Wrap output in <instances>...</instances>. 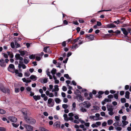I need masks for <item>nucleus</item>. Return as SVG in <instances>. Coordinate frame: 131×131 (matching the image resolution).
I'll use <instances>...</instances> for the list:
<instances>
[{
	"label": "nucleus",
	"mask_w": 131,
	"mask_h": 131,
	"mask_svg": "<svg viewBox=\"0 0 131 131\" xmlns=\"http://www.w3.org/2000/svg\"><path fill=\"white\" fill-rule=\"evenodd\" d=\"M24 120L27 123L32 125L35 124L36 122L35 119L28 116L24 117Z\"/></svg>",
	"instance_id": "obj_1"
},
{
	"label": "nucleus",
	"mask_w": 131,
	"mask_h": 131,
	"mask_svg": "<svg viewBox=\"0 0 131 131\" xmlns=\"http://www.w3.org/2000/svg\"><path fill=\"white\" fill-rule=\"evenodd\" d=\"M16 60H19V63L21 65L23 69H25L26 68V66L23 64V58L22 57H20L19 54H17L15 56Z\"/></svg>",
	"instance_id": "obj_2"
},
{
	"label": "nucleus",
	"mask_w": 131,
	"mask_h": 131,
	"mask_svg": "<svg viewBox=\"0 0 131 131\" xmlns=\"http://www.w3.org/2000/svg\"><path fill=\"white\" fill-rule=\"evenodd\" d=\"M98 95H96V97L99 98H101L102 97V95L104 93V92L101 91H100L98 92ZM105 95H107L109 94V92L108 91H106L104 92Z\"/></svg>",
	"instance_id": "obj_3"
},
{
	"label": "nucleus",
	"mask_w": 131,
	"mask_h": 131,
	"mask_svg": "<svg viewBox=\"0 0 131 131\" xmlns=\"http://www.w3.org/2000/svg\"><path fill=\"white\" fill-rule=\"evenodd\" d=\"M54 103V101L52 99H48V105L50 107H53Z\"/></svg>",
	"instance_id": "obj_4"
},
{
	"label": "nucleus",
	"mask_w": 131,
	"mask_h": 131,
	"mask_svg": "<svg viewBox=\"0 0 131 131\" xmlns=\"http://www.w3.org/2000/svg\"><path fill=\"white\" fill-rule=\"evenodd\" d=\"M6 65L4 60L3 59H0V66L2 67H5Z\"/></svg>",
	"instance_id": "obj_5"
},
{
	"label": "nucleus",
	"mask_w": 131,
	"mask_h": 131,
	"mask_svg": "<svg viewBox=\"0 0 131 131\" xmlns=\"http://www.w3.org/2000/svg\"><path fill=\"white\" fill-rule=\"evenodd\" d=\"M24 126L25 127L26 129L30 131L33 130V127L30 125L25 124L24 125Z\"/></svg>",
	"instance_id": "obj_6"
},
{
	"label": "nucleus",
	"mask_w": 131,
	"mask_h": 131,
	"mask_svg": "<svg viewBox=\"0 0 131 131\" xmlns=\"http://www.w3.org/2000/svg\"><path fill=\"white\" fill-rule=\"evenodd\" d=\"M121 30L123 32V34L125 35V37H128L127 35L128 34V32L124 28H122L121 29Z\"/></svg>",
	"instance_id": "obj_7"
},
{
	"label": "nucleus",
	"mask_w": 131,
	"mask_h": 131,
	"mask_svg": "<svg viewBox=\"0 0 131 131\" xmlns=\"http://www.w3.org/2000/svg\"><path fill=\"white\" fill-rule=\"evenodd\" d=\"M27 110L26 108H23L21 109V111L23 113V114L24 115V117L26 116H27Z\"/></svg>",
	"instance_id": "obj_8"
},
{
	"label": "nucleus",
	"mask_w": 131,
	"mask_h": 131,
	"mask_svg": "<svg viewBox=\"0 0 131 131\" xmlns=\"http://www.w3.org/2000/svg\"><path fill=\"white\" fill-rule=\"evenodd\" d=\"M0 89L4 93H9L10 92L9 89L8 88H1Z\"/></svg>",
	"instance_id": "obj_9"
},
{
	"label": "nucleus",
	"mask_w": 131,
	"mask_h": 131,
	"mask_svg": "<svg viewBox=\"0 0 131 131\" xmlns=\"http://www.w3.org/2000/svg\"><path fill=\"white\" fill-rule=\"evenodd\" d=\"M86 37L91 40H93L94 39V36L93 35H86Z\"/></svg>",
	"instance_id": "obj_10"
},
{
	"label": "nucleus",
	"mask_w": 131,
	"mask_h": 131,
	"mask_svg": "<svg viewBox=\"0 0 131 131\" xmlns=\"http://www.w3.org/2000/svg\"><path fill=\"white\" fill-rule=\"evenodd\" d=\"M86 108L84 105L82 104L80 110L82 112H87V110L86 109Z\"/></svg>",
	"instance_id": "obj_11"
},
{
	"label": "nucleus",
	"mask_w": 131,
	"mask_h": 131,
	"mask_svg": "<svg viewBox=\"0 0 131 131\" xmlns=\"http://www.w3.org/2000/svg\"><path fill=\"white\" fill-rule=\"evenodd\" d=\"M10 121L12 122H15L17 121V118L14 116H10L9 118Z\"/></svg>",
	"instance_id": "obj_12"
},
{
	"label": "nucleus",
	"mask_w": 131,
	"mask_h": 131,
	"mask_svg": "<svg viewBox=\"0 0 131 131\" xmlns=\"http://www.w3.org/2000/svg\"><path fill=\"white\" fill-rule=\"evenodd\" d=\"M39 82L41 83H47L48 81L47 79L46 78H40L39 79Z\"/></svg>",
	"instance_id": "obj_13"
},
{
	"label": "nucleus",
	"mask_w": 131,
	"mask_h": 131,
	"mask_svg": "<svg viewBox=\"0 0 131 131\" xmlns=\"http://www.w3.org/2000/svg\"><path fill=\"white\" fill-rule=\"evenodd\" d=\"M111 101V99H104V100L102 102V104L103 105L105 104V102H109Z\"/></svg>",
	"instance_id": "obj_14"
},
{
	"label": "nucleus",
	"mask_w": 131,
	"mask_h": 131,
	"mask_svg": "<svg viewBox=\"0 0 131 131\" xmlns=\"http://www.w3.org/2000/svg\"><path fill=\"white\" fill-rule=\"evenodd\" d=\"M53 125L57 128H60V122L59 121H57L54 123Z\"/></svg>",
	"instance_id": "obj_15"
},
{
	"label": "nucleus",
	"mask_w": 131,
	"mask_h": 131,
	"mask_svg": "<svg viewBox=\"0 0 131 131\" xmlns=\"http://www.w3.org/2000/svg\"><path fill=\"white\" fill-rule=\"evenodd\" d=\"M93 109H92L91 111H92L94 112H97L99 109V107L96 106H93Z\"/></svg>",
	"instance_id": "obj_16"
},
{
	"label": "nucleus",
	"mask_w": 131,
	"mask_h": 131,
	"mask_svg": "<svg viewBox=\"0 0 131 131\" xmlns=\"http://www.w3.org/2000/svg\"><path fill=\"white\" fill-rule=\"evenodd\" d=\"M46 94L47 95L49 96L50 97H53V94L52 93H50L48 91H46Z\"/></svg>",
	"instance_id": "obj_17"
},
{
	"label": "nucleus",
	"mask_w": 131,
	"mask_h": 131,
	"mask_svg": "<svg viewBox=\"0 0 131 131\" xmlns=\"http://www.w3.org/2000/svg\"><path fill=\"white\" fill-rule=\"evenodd\" d=\"M30 78L33 81H35L37 80V77L35 75H32L30 76Z\"/></svg>",
	"instance_id": "obj_18"
},
{
	"label": "nucleus",
	"mask_w": 131,
	"mask_h": 131,
	"mask_svg": "<svg viewBox=\"0 0 131 131\" xmlns=\"http://www.w3.org/2000/svg\"><path fill=\"white\" fill-rule=\"evenodd\" d=\"M74 93L77 95H79V96L80 98H81V96L80 95L81 93L80 92V91L78 90L77 89L75 91Z\"/></svg>",
	"instance_id": "obj_19"
},
{
	"label": "nucleus",
	"mask_w": 131,
	"mask_h": 131,
	"mask_svg": "<svg viewBox=\"0 0 131 131\" xmlns=\"http://www.w3.org/2000/svg\"><path fill=\"white\" fill-rule=\"evenodd\" d=\"M85 106L86 108H89L91 105L90 103L88 102H85L83 104Z\"/></svg>",
	"instance_id": "obj_20"
},
{
	"label": "nucleus",
	"mask_w": 131,
	"mask_h": 131,
	"mask_svg": "<svg viewBox=\"0 0 131 131\" xmlns=\"http://www.w3.org/2000/svg\"><path fill=\"white\" fill-rule=\"evenodd\" d=\"M107 26L109 28H114L116 27V25L113 23L109 24Z\"/></svg>",
	"instance_id": "obj_21"
},
{
	"label": "nucleus",
	"mask_w": 131,
	"mask_h": 131,
	"mask_svg": "<svg viewBox=\"0 0 131 131\" xmlns=\"http://www.w3.org/2000/svg\"><path fill=\"white\" fill-rule=\"evenodd\" d=\"M122 123H119V122H117L113 124V125L115 127H117L118 126H120L121 125Z\"/></svg>",
	"instance_id": "obj_22"
},
{
	"label": "nucleus",
	"mask_w": 131,
	"mask_h": 131,
	"mask_svg": "<svg viewBox=\"0 0 131 131\" xmlns=\"http://www.w3.org/2000/svg\"><path fill=\"white\" fill-rule=\"evenodd\" d=\"M29 60L28 59L27 57H25L24 60V63L26 64H27L29 62Z\"/></svg>",
	"instance_id": "obj_23"
},
{
	"label": "nucleus",
	"mask_w": 131,
	"mask_h": 131,
	"mask_svg": "<svg viewBox=\"0 0 131 131\" xmlns=\"http://www.w3.org/2000/svg\"><path fill=\"white\" fill-rule=\"evenodd\" d=\"M19 52L20 53L21 55L23 56L26 54L27 52L25 51L19 50Z\"/></svg>",
	"instance_id": "obj_24"
},
{
	"label": "nucleus",
	"mask_w": 131,
	"mask_h": 131,
	"mask_svg": "<svg viewBox=\"0 0 131 131\" xmlns=\"http://www.w3.org/2000/svg\"><path fill=\"white\" fill-rule=\"evenodd\" d=\"M130 93L128 91H126L125 93V97L126 98H129Z\"/></svg>",
	"instance_id": "obj_25"
},
{
	"label": "nucleus",
	"mask_w": 131,
	"mask_h": 131,
	"mask_svg": "<svg viewBox=\"0 0 131 131\" xmlns=\"http://www.w3.org/2000/svg\"><path fill=\"white\" fill-rule=\"evenodd\" d=\"M14 68L15 67L14 65L12 64H10L9 65L7 69L8 70H9V69H14Z\"/></svg>",
	"instance_id": "obj_26"
},
{
	"label": "nucleus",
	"mask_w": 131,
	"mask_h": 131,
	"mask_svg": "<svg viewBox=\"0 0 131 131\" xmlns=\"http://www.w3.org/2000/svg\"><path fill=\"white\" fill-rule=\"evenodd\" d=\"M122 122L123 123V125H122V127L125 126L128 123V122L124 121H122Z\"/></svg>",
	"instance_id": "obj_27"
},
{
	"label": "nucleus",
	"mask_w": 131,
	"mask_h": 131,
	"mask_svg": "<svg viewBox=\"0 0 131 131\" xmlns=\"http://www.w3.org/2000/svg\"><path fill=\"white\" fill-rule=\"evenodd\" d=\"M7 53L8 55L9 56V57L10 58H12L13 57L14 55L12 52H8Z\"/></svg>",
	"instance_id": "obj_28"
},
{
	"label": "nucleus",
	"mask_w": 131,
	"mask_h": 131,
	"mask_svg": "<svg viewBox=\"0 0 131 131\" xmlns=\"http://www.w3.org/2000/svg\"><path fill=\"white\" fill-rule=\"evenodd\" d=\"M67 114H64L63 115L64 120L67 121H68V119L67 117Z\"/></svg>",
	"instance_id": "obj_29"
},
{
	"label": "nucleus",
	"mask_w": 131,
	"mask_h": 131,
	"mask_svg": "<svg viewBox=\"0 0 131 131\" xmlns=\"http://www.w3.org/2000/svg\"><path fill=\"white\" fill-rule=\"evenodd\" d=\"M56 71V69L53 68L51 71V73L52 74V75H54L55 74Z\"/></svg>",
	"instance_id": "obj_30"
},
{
	"label": "nucleus",
	"mask_w": 131,
	"mask_h": 131,
	"mask_svg": "<svg viewBox=\"0 0 131 131\" xmlns=\"http://www.w3.org/2000/svg\"><path fill=\"white\" fill-rule=\"evenodd\" d=\"M64 77L66 78L67 79L69 80L71 79V78L69 77V76L68 74H64Z\"/></svg>",
	"instance_id": "obj_31"
},
{
	"label": "nucleus",
	"mask_w": 131,
	"mask_h": 131,
	"mask_svg": "<svg viewBox=\"0 0 131 131\" xmlns=\"http://www.w3.org/2000/svg\"><path fill=\"white\" fill-rule=\"evenodd\" d=\"M30 75V73L27 71V72H25L24 75L26 77H28Z\"/></svg>",
	"instance_id": "obj_32"
},
{
	"label": "nucleus",
	"mask_w": 131,
	"mask_h": 131,
	"mask_svg": "<svg viewBox=\"0 0 131 131\" xmlns=\"http://www.w3.org/2000/svg\"><path fill=\"white\" fill-rule=\"evenodd\" d=\"M95 116H91L89 117V118L91 119H93L94 120L97 121L98 120V119H95Z\"/></svg>",
	"instance_id": "obj_33"
},
{
	"label": "nucleus",
	"mask_w": 131,
	"mask_h": 131,
	"mask_svg": "<svg viewBox=\"0 0 131 131\" xmlns=\"http://www.w3.org/2000/svg\"><path fill=\"white\" fill-rule=\"evenodd\" d=\"M107 110L108 111H113V109L112 106H109L107 107Z\"/></svg>",
	"instance_id": "obj_34"
},
{
	"label": "nucleus",
	"mask_w": 131,
	"mask_h": 131,
	"mask_svg": "<svg viewBox=\"0 0 131 131\" xmlns=\"http://www.w3.org/2000/svg\"><path fill=\"white\" fill-rule=\"evenodd\" d=\"M29 57L30 59H34L35 58V56L34 54H32L29 56Z\"/></svg>",
	"instance_id": "obj_35"
},
{
	"label": "nucleus",
	"mask_w": 131,
	"mask_h": 131,
	"mask_svg": "<svg viewBox=\"0 0 131 131\" xmlns=\"http://www.w3.org/2000/svg\"><path fill=\"white\" fill-rule=\"evenodd\" d=\"M6 113V111L0 108V113L2 114H4Z\"/></svg>",
	"instance_id": "obj_36"
},
{
	"label": "nucleus",
	"mask_w": 131,
	"mask_h": 131,
	"mask_svg": "<svg viewBox=\"0 0 131 131\" xmlns=\"http://www.w3.org/2000/svg\"><path fill=\"white\" fill-rule=\"evenodd\" d=\"M119 92V91H117L116 93L113 95L114 96V97L115 98H118V94Z\"/></svg>",
	"instance_id": "obj_37"
},
{
	"label": "nucleus",
	"mask_w": 131,
	"mask_h": 131,
	"mask_svg": "<svg viewBox=\"0 0 131 131\" xmlns=\"http://www.w3.org/2000/svg\"><path fill=\"white\" fill-rule=\"evenodd\" d=\"M107 122L108 125H111L113 123V120H108Z\"/></svg>",
	"instance_id": "obj_38"
},
{
	"label": "nucleus",
	"mask_w": 131,
	"mask_h": 131,
	"mask_svg": "<svg viewBox=\"0 0 131 131\" xmlns=\"http://www.w3.org/2000/svg\"><path fill=\"white\" fill-rule=\"evenodd\" d=\"M54 100L57 103H59L61 102L60 99H55Z\"/></svg>",
	"instance_id": "obj_39"
},
{
	"label": "nucleus",
	"mask_w": 131,
	"mask_h": 131,
	"mask_svg": "<svg viewBox=\"0 0 131 131\" xmlns=\"http://www.w3.org/2000/svg\"><path fill=\"white\" fill-rule=\"evenodd\" d=\"M115 128L117 131H121L122 129V128L120 127H115Z\"/></svg>",
	"instance_id": "obj_40"
},
{
	"label": "nucleus",
	"mask_w": 131,
	"mask_h": 131,
	"mask_svg": "<svg viewBox=\"0 0 131 131\" xmlns=\"http://www.w3.org/2000/svg\"><path fill=\"white\" fill-rule=\"evenodd\" d=\"M62 107L63 108L66 109L67 108L68 106L67 104H63L62 105Z\"/></svg>",
	"instance_id": "obj_41"
},
{
	"label": "nucleus",
	"mask_w": 131,
	"mask_h": 131,
	"mask_svg": "<svg viewBox=\"0 0 131 131\" xmlns=\"http://www.w3.org/2000/svg\"><path fill=\"white\" fill-rule=\"evenodd\" d=\"M54 89L56 91H58L59 90V89L58 88V86L57 85H55L54 86Z\"/></svg>",
	"instance_id": "obj_42"
},
{
	"label": "nucleus",
	"mask_w": 131,
	"mask_h": 131,
	"mask_svg": "<svg viewBox=\"0 0 131 131\" xmlns=\"http://www.w3.org/2000/svg\"><path fill=\"white\" fill-rule=\"evenodd\" d=\"M78 45L77 44H75L74 45H72V49L73 48H78Z\"/></svg>",
	"instance_id": "obj_43"
},
{
	"label": "nucleus",
	"mask_w": 131,
	"mask_h": 131,
	"mask_svg": "<svg viewBox=\"0 0 131 131\" xmlns=\"http://www.w3.org/2000/svg\"><path fill=\"white\" fill-rule=\"evenodd\" d=\"M15 45L16 47V48H18L20 46V45L16 42H15Z\"/></svg>",
	"instance_id": "obj_44"
},
{
	"label": "nucleus",
	"mask_w": 131,
	"mask_h": 131,
	"mask_svg": "<svg viewBox=\"0 0 131 131\" xmlns=\"http://www.w3.org/2000/svg\"><path fill=\"white\" fill-rule=\"evenodd\" d=\"M108 114L110 116H112L114 114V113L113 112V111H109L108 112Z\"/></svg>",
	"instance_id": "obj_45"
},
{
	"label": "nucleus",
	"mask_w": 131,
	"mask_h": 131,
	"mask_svg": "<svg viewBox=\"0 0 131 131\" xmlns=\"http://www.w3.org/2000/svg\"><path fill=\"white\" fill-rule=\"evenodd\" d=\"M6 129L3 127H0V131H5Z\"/></svg>",
	"instance_id": "obj_46"
},
{
	"label": "nucleus",
	"mask_w": 131,
	"mask_h": 131,
	"mask_svg": "<svg viewBox=\"0 0 131 131\" xmlns=\"http://www.w3.org/2000/svg\"><path fill=\"white\" fill-rule=\"evenodd\" d=\"M84 124L85 126L89 127V126L90 123L89 122L85 123Z\"/></svg>",
	"instance_id": "obj_47"
},
{
	"label": "nucleus",
	"mask_w": 131,
	"mask_h": 131,
	"mask_svg": "<svg viewBox=\"0 0 131 131\" xmlns=\"http://www.w3.org/2000/svg\"><path fill=\"white\" fill-rule=\"evenodd\" d=\"M11 46L12 48H13L15 47L14 44V42H12L10 43Z\"/></svg>",
	"instance_id": "obj_48"
},
{
	"label": "nucleus",
	"mask_w": 131,
	"mask_h": 131,
	"mask_svg": "<svg viewBox=\"0 0 131 131\" xmlns=\"http://www.w3.org/2000/svg\"><path fill=\"white\" fill-rule=\"evenodd\" d=\"M107 123L105 122H104L102 124V127L105 126H106Z\"/></svg>",
	"instance_id": "obj_49"
},
{
	"label": "nucleus",
	"mask_w": 131,
	"mask_h": 131,
	"mask_svg": "<svg viewBox=\"0 0 131 131\" xmlns=\"http://www.w3.org/2000/svg\"><path fill=\"white\" fill-rule=\"evenodd\" d=\"M91 127L93 128H94L95 127H97V126H96V123L95 124H92L91 125Z\"/></svg>",
	"instance_id": "obj_50"
},
{
	"label": "nucleus",
	"mask_w": 131,
	"mask_h": 131,
	"mask_svg": "<svg viewBox=\"0 0 131 131\" xmlns=\"http://www.w3.org/2000/svg\"><path fill=\"white\" fill-rule=\"evenodd\" d=\"M78 40L76 39H74L73 41L71 42V43L73 44L77 41Z\"/></svg>",
	"instance_id": "obj_51"
},
{
	"label": "nucleus",
	"mask_w": 131,
	"mask_h": 131,
	"mask_svg": "<svg viewBox=\"0 0 131 131\" xmlns=\"http://www.w3.org/2000/svg\"><path fill=\"white\" fill-rule=\"evenodd\" d=\"M49 90L50 91L51 89H52L53 88V86L52 85H49Z\"/></svg>",
	"instance_id": "obj_52"
},
{
	"label": "nucleus",
	"mask_w": 131,
	"mask_h": 131,
	"mask_svg": "<svg viewBox=\"0 0 131 131\" xmlns=\"http://www.w3.org/2000/svg\"><path fill=\"white\" fill-rule=\"evenodd\" d=\"M121 101L122 103H124L126 102V99H121Z\"/></svg>",
	"instance_id": "obj_53"
},
{
	"label": "nucleus",
	"mask_w": 131,
	"mask_h": 131,
	"mask_svg": "<svg viewBox=\"0 0 131 131\" xmlns=\"http://www.w3.org/2000/svg\"><path fill=\"white\" fill-rule=\"evenodd\" d=\"M62 89L64 91H66L67 90V87L65 86H63L62 88Z\"/></svg>",
	"instance_id": "obj_54"
},
{
	"label": "nucleus",
	"mask_w": 131,
	"mask_h": 131,
	"mask_svg": "<svg viewBox=\"0 0 131 131\" xmlns=\"http://www.w3.org/2000/svg\"><path fill=\"white\" fill-rule=\"evenodd\" d=\"M48 48V47H45L43 48V51L46 53L47 52V49Z\"/></svg>",
	"instance_id": "obj_55"
},
{
	"label": "nucleus",
	"mask_w": 131,
	"mask_h": 131,
	"mask_svg": "<svg viewBox=\"0 0 131 131\" xmlns=\"http://www.w3.org/2000/svg\"><path fill=\"white\" fill-rule=\"evenodd\" d=\"M122 119L124 120V121H125L127 119V117L126 116H124L122 117Z\"/></svg>",
	"instance_id": "obj_56"
},
{
	"label": "nucleus",
	"mask_w": 131,
	"mask_h": 131,
	"mask_svg": "<svg viewBox=\"0 0 131 131\" xmlns=\"http://www.w3.org/2000/svg\"><path fill=\"white\" fill-rule=\"evenodd\" d=\"M19 91L20 90L19 88H16L15 89V91L16 93L19 92Z\"/></svg>",
	"instance_id": "obj_57"
},
{
	"label": "nucleus",
	"mask_w": 131,
	"mask_h": 131,
	"mask_svg": "<svg viewBox=\"0 0 131 131\" xmlns=\"http://www.w3.org/2000/svg\"><path fill=\"white\" fill-rule=\"evenodd\" d=\"M101 115L103 116H104L105 115V113L104 112H101L100 113Z\"/></svg>",
	"instance_id": "obj_58"
},
{
	"label": "nucleus",
	"mask_w": 131,
	"mask_h": 131,
	"mask_svg": "<svg viewBox=\"0 0 131 131\" xmlns=\"http://www.w3.org/2000/svg\"><path fill=\"white\" fill-rule=\"evenodd\" d=\"M96 124L97 125L99 126L101 125V123L100 122H97L96 123Z\"/></svg>",
	"instance_id": "obj_59"
},
{
	"label": "nucleus",
	"mask_w": 131,
	"mask_h": 131,
	"mask_svg": "<svg viewBox=\"0 0 131 131\" xmlns=\"http://www.w3.org/2000/svg\"><path fill=\"white\" fill-rule=\"evenodd\" d=\"M27 90L28 91H30L31 90V88L30 87H28L26 88Z\"/></svg>",
	"instance_id": "obj_60"
},
{
	"label": "nucleus",
	"mask_w": 131,
	"mask_h": 131,
	"mask_svg": "<svg viewBox=\"0 0 131 131\" xmlns=\"http://www.w3.org/2000/svg\"><path fill=\"white\" fill-rule=\"evenodd\" d=\"M115 118L117 121H119V117L117 116H115Z\"/></svg>",
	"instance_id": "obj_61"
},
{
	"label": "nucleus",
	"mask_w": 131,
	"mask_h": 131,
	"mask_svg": "<svg viewBox=\"0 0 131 131\" xmlns=\"http://www.w3.org/2000/svg\"><path fill=\"white\" fill-rule=\"evenodd\" d=\"M108 98H113V95L110 94L108 96Z\"/></svg>",
	"instance_id": "obj_62"
},
{
	"label": "nucleus",
	"mask_w": 131,
	"mask_h": 131,
	"mask_svg": "<svg viewBox=\"0 0 131 131\" xmlns=\"http://www.w3.org/2000/svg\"><path fill=\"white\" fill-rule=\"evenodd\" d=\"M43 115L45 116H47L48 115V113L46 112H43Z\"/></svg>",
	"instance_id": "obj_63"
},
{
	"label": "nucleus",
	"mask_w": 131,
	"mask_h": 131,
	"mask_svg": "<svg viewBox=\"0 0 131 131\" xmlns=\"http://www.w3.org/2000/svg\"><path fill=\"white\" fill-rule=\"evenodd\" d=\"M61 95L63 97H65L66 96V94L63 92H62L61 93Z\"/></svg>",
	"instance_id": "obj_64"
}]
</instances>
